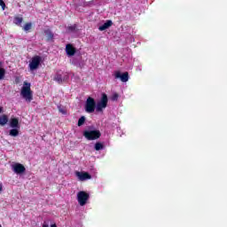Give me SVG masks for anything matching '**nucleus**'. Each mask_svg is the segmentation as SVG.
Returning <instances> with one entry per match:
<instances>
[{
    "label": "nucleus",
    "instance_id": "11",
    "mask_svg": "<svg viewBox=\"0 0 227 227\" xmlns=\"http://www.w3.org/2000/svg\"><path fill=\"white\" fill-rule=\"evenodd\" d=\"M113 26V20H108L103 25L99 26V31H106V29H109Z\"/></svg>",
    "mask_w": 227,
    "mask_h": 227
},
{
    "label": "nucleus",
    "instance_id": "26",
    "mask_svg": "<svg viewBox=\"0 0 227 227\" xmlns=\"http://www.w3.org/2000/svg\"><path fill=\"white\" fill-rule=\"evenodd\" d=\"M51 227H58V225H56V223L51 224Z\"/></svg>",
    "mask_w": 227,
    "mask_h": 227
},
{
    "label": "nucleus",
    "instance_id": "4",
    "mask_svg": "<svg viewBox=\"0 0 227 227\" xmlns=\"http://www.w3.org/2000/svg\"><path fill=\"white\" fill-rule=\"evenodd\" d=\"M78 203L81 207H84L87 201L90 200V193L81 191L77 193Z\"/></svg>",
    "mask_w": 227,
    "mask_h": 227
},
{
    "label": "nucleus",
    "instance_id": "6",
    "mask_svg": "<svg viewBox=\"0 0 227 227\" xmlns=\"http://www.w3.org/2000/svg\"><path fill=\"white\" fill-rule=\"evenodd\" d=\"M12 170L16 175H22L23 173H26V167L20 163H16L12 165Z\"/></svg>",
    "mask_w": 227,
    "mask_h": 227
},
{
    "label": "nucleus",
    "instance_id": "25",
    "mask_svg": "<svg viewBox=\"0 0 227 227\" xmlns=\"http://www.w3.org/2000/svg\"><path fill=\"white\" fill-rule=\"evenodd\" d=\"M3 192V184H0V192Z\"/></svg>",
    "mask_w": 227,
    "mask_h": 227
},
{
    "label": "nucleus",
    "instance_id": "8",
    "mask_svg": "<svg viewBox=\"0 0 227 227\" xmlns=\"http://www.w3.org/2000/svg\"><path fill=\"white\" fill-rule=\"evenodd\" d=\"M76 176H78L81 182L91 179V176L88 172H76Z\"/></svg>",
    "mask_w": 227,
    "mask_h": 227
},
{
    "label": "nucleus",
    "instance_id": "3",
    "mask_svg": "<svg viewBox=\"0 0 227 227\" xmlns=\"http://www.w3.org/2000/svg\"><path fill=\"white\" fill-rule=\"evenodd\" d=\"M101 137L102 133L98 129L83 131V137L87 138L88 141H97V139H100Z\"/></svg>",
    "mask_w": 227,
    "mask_h": 227
},
{
    "label": "nucleus",
    "instance_id": "10",
    "mask_svg": "<svg viewBox=\"0 0 227 227\" xmlns=\"http://www.w3.org/2000/svg\"><path fill=\"white\" fill-rule=\"evenodd\" d=\"M53 80L56 81V82H59V84H61L63 82L68 81V75L66 74V75H64V77H63L59 73H58V74L54 76Z\"/></svg>",
    "mask_w": 227,
    "mask_h": 227
},
{
    "label": "nucleus",
    "instance_id": "20",
    "mask_svg": "<svg viewBox=\"0 0 227 227\" xmlns=\"http://www.w3.org/2000/svg\"><path fill=\"white\" fill-rule=\"evenodd\" d=\"M32 27H33V23L28 22L24 25L23 29L27 33V31H29Z\"/></svg>",
    "mask_w": 227,
    "mask_h": 227
},
{
    "label": "nucleus",
    "instance_id": "24",
    "mask_svg": "<svg viewBox=\"0 0 227 227\" xmlns=\"http://www.w3.org/2000/svg\"><path fill=\"white\" fill-rule=\"evenodd\" d=\"M59 113H62V114H67V112L63 109H59Z\"/></svg>",
    "mask_w": 227,
    "mask_h": 227
},
{
    "label": "nucleus",
    "instance_id": "19",
    "mask_svg": "<svg viewBox=\"0 0 227 227\" xmlns=\"http://www.w3.org/2000/svg\"><path fill=\"white\" fill-rule=\"evenodd\" d=\"M86 122V117L85 116H82L79 120H78V127H82V125H84V123Z\"/></svg>",
    "mask_w": 227,
    "mask_h": 227
},
{
    "label": "nucleus",
    "instance_id": "27",
    "mask_svg": "<svg viewBox=\"0 0 227 227\" xmlns=\"http://www.w3.org/2000/svg\"><path fill=\"white\" fill-rule=\"evenodd\" d=\"M3 113V107L0 106V114Z\"/></svg>",
    "mask_w": 227,
    "mask_h": 227
},
{
    "label": "nucleus",
    "instance_id": "21",
    "mask_svg": "<svg viewBox=\"0 0 227 227\" xmlns=\"http://www.w3.org/2000/svg\"><path fill=\"white\" fill-rule=\"evenodd\" d=\"M76 29H77V25H75V24H74V25H72V26H69V27H67V30L70 31L71 33L75 32Z\"/></svg>",
    "mask_w": 227,
    "mask_h": 227
},
{
    "label": "nucleus",
    "instance_id": "23",
    "mask_svg": "<svg viewBox=\"0 0 227 227\" xmlns=\"http://www.w3.org/2000/svg\"><path fill=\"white\" fill-rule=\"evenodd\" d=\"M120 95H118V93H114L113 96H112V100H118Z\"/></svg>",
    "mask_w": 227,
    "mask_h": 227
},
{
    "label": "nucleus",
    "instance_id": "5",
    "mask_svg": "<svg viewBox=\"0 0 227 227\" xmlns=\"http://www.w3.org/2000/svg\"><path fill=\"white\" fill-rule=\"evenodd\" d=\"M40 63H42V57L38 55L33 57L28 65L31 72H33V70H36L40 67Z\"/></svg>",
    "mask_w": 227,
    "mask_h": 227
},
{
    "label": "nucleus",
    "instance_id": "29",
    "mask_svg": "<svg viewBox=\"0 0 227 227\" xmlns=\"http://www.w3.org/2000/svg\"><path fill=\"white\" fill-rule=\"evenodd\" d=\"M0 227H3V225L0 224Z\"/></svg>",
    "mask_w": 227,
    "mask_h": 227
},
{
    "label": "nucleus",
    "instance_id": "18",
    "mask_svg": "<svg viewBox=\"0 0 227 227\" xmlns=\"http://www.w3.org/2000/svg\"><path fill=\"white\" fill-rule=\"evenodd\" d=\"M9 136H12V137H17L19 136V129H12L9 131Z\"/></svg>",
    "mask_w": 227,
    "mask_h": 227
},
{
    "label": "nucleus",
    "instance_id": "1",
    "mask_svg": "<svg viewBox=\"0 0 227 227\" xmlns=\"http://www.w3.org/2000/svg\"><path fill=\"white\" fill-rule=\"evenodd\" d=\"M107 102H109V98L106 93L102 94L101 99L98 103L95 101V98L89 97L85 101L84 109L89 114L95 113V109L97 113H102L107 107Z\"/></svg>",
    "mask_w": 227,
    "mask_h": 227
},
{
    "label": "nucleus",
    "instance_id": "16",
    "mask_svg": "<svg viewBox=\"0 0 227 227\" xmlns=\"http://www.w3.org/2000/svg\"><path fill=\"white\" fill-rule=\"evenodd\" d=\"M24 18L20 17V16H16L14 17V24H16V26H20L21 22H23Z\"/></svg>",
    "mask_w": 227,
    "mask_h": 227
},
{
    "label": "nucleus",
    "instance_id": "7",
    "mask_svg": "<svg viewBox=\"0 0 227 227\" xmlns=\"http://www.w3.org/2000/svg\"><path fill=\"white\" fill-rule=\"evenodd\" d=\"M115 79H121V82H127L129 81V72L121 74L120 71L115 73Z\"/></svg>",
    "mask_w": 227,
    "mask_h": 227
},
{
    "label": "nucleus",
    "instance_id": "13",
    "mask_svg": "<svg viewBox=\"0 0 227 227\" xmlns=\"http://www.w3.org/2000/svg\"><path fill=\"white\" fill-rule=\"evenodd\" d=\"M44 35H47V42H51V40L54 39V34L49 28L44 30Z\"/></svg>",
    "mask_w": 227,
    "mask_h": 227
},
{
    "label": "nucleus",
    "instance_id": "22",
    "mask_svg": "<svg viewBox=\"0 0 227 227\" xmlns=\"http://www.w3.org/2000/svg\"><path fill=\"white\" fill-rule=\"evenodd\" d=\"M0 6H1L2 10L6 9V4L4 3V1L0 0Z\"/></svg>",
    "mask_w": 227,
    "mask_h": 227
},
{
    "label": "nucleus",
    "instance_id": "9",
    "mask_svg": "<svg viewBox=\"0 0 227 227\" xmlns=\"http://www.w3.org/2000/svg\"><path fill=\"white\" fill-rule=\"evenodd\" d=\"M66 52L67 56H75V52H77V50L75 49V47H74V45L67 44Z\"/></svg>",
    "mask_w": 227,
    "mask_h": 227
},
{
    "label": "nucleus",
    "instance_id": "14",
    "mask_svg": "<svg viewBox=\"0 0 227 227\" xmlns=\"http://www.w3.org/2000/svg\"><path fill=\"white\" fill-rule=\"evenodd\" d=\"M6 123H8V115L3 114L2 116H0V125L1 127H4Z\"/></svg>",
    "mask_w": 227,
    "mask_h": 227
},
{
    "label": "nucleus",
    "instance_id": "28",
    "mask_svg": "<svg viewBox=\"0 0 227 227\" xmlns=\"http://www.w3.org/2000/svg\"><path fill=\"white\" fill-rule=\"evenodd\" d=\"M43 227H49L48 224H43Z\"/></svg>",
    "mask_w": 227,
    "mask_h": 227
},
{
    "label": "nucleus",
    "instance_id": "17",
    "mask_svg": "<svg viewBox=\"0 0 227 227\" xmlns=\"http://www.w3.org/2000/svg\"><path fill=\"white\" fill-rule=\"evenodd\" d=\"M3 65V63L0 61V81H2V79H4V75L6 74V70H4V68L1 67Z\"/></svg>",
    "mask_w": 227,
    "mask_h": 227
},
{
    "label": "nucleus",
    "instance_id": "15",
    "mask_svg": "<svg viewBox=\"0 0 227 227\" xmlns=\"http://www.w3.org/2000/svg\"><path fill=\"white\" fill-rule=\"evenodd\" d=\"M94 150H96V152H100V150H104V144H102L101 142H97L94 145Z\"/></svg>",
    "mask_w": 227,
    "mask_h": 227
},
{
    "label": "nucleus",
    "instance_id": "2",
    "mask_svg": "<svg viewBox=\"0 0 227 227\" xmlns=\"http://www.w3.org/2000/svg\"><path fill=\"white\" fill-rule=\"evenodd\" d=\"M20 95L22 98L26 100V102L29 103L33 100V90H31V83L24 82Z\"/></svg>",
    "mask_w": 227,
    "mask_h": 227
},
{
    "label": "nucleus",
    "instance_id": "12",
    "mask_svg": "<svg viewBox=\"0 0 227 227\" xmlns=\"http://www.w3.org/2000/svg\"><path fill=\"white\" fill-rule=\"evenodd\" d=\"M10 126L12 127V129H20V126L19 125V119L17 118L11 119Z\"/></svg>",
    "mask_w": 227,
    "mask_h": 227
}]
</instances>
